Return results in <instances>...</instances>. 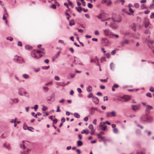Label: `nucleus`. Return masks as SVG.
Returning <instances> with one entry per match:
<instances>
[{"mask_svg":"<svg viewBox=\"0 0 154 154\" xmlns=\"http://www.w3.org/2000/svg\"><path fill=\"white\" fill-rule=\"evenodd\" d=\"M45 51L44 48H41L37 51L34 50L32 51L31 52V55L32 57L35 58H39L43 56L42 54H41V53L45 54Z\"/></svg>","mask_w":154,"mask_h":154,"instance_id":"1","label":"nucleus"},{"mask_svg":"<svg viewBox=\"0 0 154 154\" xmlns=\"http://www.w3.org/2000/svg\"><path fill=\"white\" fill-rule=\"evenodd\" d=\"M105 20L107 21L108 23V25L109 26L113 29H116L117 28V27L116 26H113L112 25L114 24L115 22L117 21L119 23H120L122 21V18L120 17V19L119 20H115L113 18H109L108 19H106Z\"/></svg>","mask_w":154,"mask_h":154,"instance_id":"2","label":"nucleus"},{"mask_svg":"<svg viewBox=\"0 0 154 154\" xmlns=\"http://www.w3.org/2000/svg\"><path fill=\"white\" fill-rule=\"evenodd\" d=\"M27 142V141H22L20 144V146L21 148H23V150L21 152V154H28L29 150L27 148L26 144Z\"/></svg>","mask_w":154,"mask_h":154,"instance_id":"3","label":"nucleus"},{"mask_svg":"<svg viewBox=\"0 0 154 154\" xmlns=\"http://www.w3.org/2000/svg\"><path fill=\"white\" fill-rule=\"evenodd\" d=\"M104 33L105 35L106 36H112V35H113V33H112L111 31L108 29H104L103 30Z\"/></svg>","mask_w":154,"mask_h":154,"instance_id":"4","label":"nucleus"},{"mask_svg":"<svg viewBox=\"0 0 154 154\" xmlns=\"http://www.w3.org/2000/svg\"><path fill=\"white\" fill-rule=\"evenodd\" d=\"M14 59L15 60H17V62L20 63H22L25 62L23 58L21 57L16 55L15 56Z\"/></svg>","mask_w":154,"mask_h":154,"instance_id":"5","label":"nucleus"},{"mask_svg":"<svg viewBox=\"0 0 154 154\" xmlns=\"http://www.w3.org/2000/svg\"><path fill=\"white\" fill-rule=\"evenodd\" d=\"M121 99H122L124 100V101H127L131 99V97L129 96H124L123 97H120V98H118V100L119 101H122Z\"/></svg>","mask_w":154,"mask_h":154,"instance_id":"6","label":"nucleus"},{"mask_svg":"<svg viewBox=\"0 0 154 154\" xmlns=\"http://www.w3.org/2000/svg\"><path fill=\"white\" fill-rule=\"evenodd\" d=\"M140 107V105H133L132 106V108L134 111H137L138 110Z\"/></svg>","mask_w":154,"mask_h":154,"instance_id":"7","label":"nucleus"},{"mask_svg":"<svg viewBox=\"0 0 154 154\" xmlns=\"http://www.w3.org/2000/svg\"><path fill=\"white\" fill-rule=\"evenodd\" d=\"M105 122H100V127L101 128V129L103 131H105L106 128L107 126L105 125Z\"/></svg>","mask_w":154,"mask_h":154,"instance_id":"8","label":"nucleus"},{"mask_svg":"<svg viewBox=\"0 0 154 154\" xmlns=\"http://www.w3.org/2000/svg\"><path fill=\"white\" fill-rule=\"evenodd\" d=\"M153 107L149 105L146 106V108L145 109V111L146 112L149 113L150 112L149 110L152 109Z\"/></svg>","mask_w":154,"mask_h":154,"instance_id":"9","label":"nucleus"},{"mask_svg":"<svg viewBox=\"0 0 154 154\" xmlns=\"http://www.w3.org/2000/svg\"><path fill=\"white\" fill-rule=\"evenodd\" d=\"M101 2L103 4H106L108 5H110L111 4L110 0H102Z\"/></svg>","mask_w":154,"mask_h":154,"instance_id":"10","label":"nucleus"},{"mask_svg":"<svg viewBox=\"0 0 154 154\" xmlns=\"http://www.w3.org/2000/svg\"><path fill=\"white\" fill-rule=\"evenodd\" d=\"M144 22L145 27L146 28L147 27L149 24V19L147 18L145 19Z\"/></svg>","mask_w":154,"mask_h":154,"instance_id":"11","label":"nucleus"},{"mask_svg":"<svg viewBox=\"0 0 154 154\" xmlns=\"http://www.w3.org/2000/svg\"><path fill=\"white\" fill-rule=\"evenodd\" d=\"M93 101L96 104H98L99 103V99L96 97H93Z\"/></svg>","mask_w":154,"mask_h":154,"instance_id":"12","label":"nucleus"},{"mask_svg":"<svg viewBox=\"0 0 154 154\" xmlns=\"http://www.w3.org/2000/svg\"><path fill=\"white\" fill-rule=\"evenodd\" d=\"M3 146L5 147L8 149L9 150L11 149L9 143H5L3 144Z\"/></svg>","mask_w":154,"mask_h":154,"instance_id":"13","label":"nucleus"},{"mask_svg":"<svg viewBox=\"0 0 154 154\" xmlns=\"http://www.w3.org/2000/svg\"><path fill=\"white\" fill-rule=\"evenodd\" d=\"M129 43V42L128 40H125L121 42V44L122 46H124L125 44H128Z\"/></svg>","mask_w":154,"mask_h":154,"instance_id":"14","label":"nucleus"},{"mask_svg":"<svg viewBox=\"0 0 154 154\" xmlns=\"http://www.w3.org/2000/svg\"><path fill=\"white\" fill-rule=\"evenodd\" d=\"M119 87V85L116 84H114L113 87L112 88V90L113 91H115V88H118Z\"/></svg>","mask_w":154,"mask_h":154,"instance_id":"15","label":"nucleus"},{"mask_svg":"<svg viewBox=\"0 0 154 154\" xmlns=\"http://www.w3.org/2000/svg\"><path fill=\"white\" fill-rule=\"evenodd\" d=\"M153 120V117L152 116L148 117L146 119V121L148 122H151Z\"/></svg>","mask_w":154,"mask_h":154,"instance_id":"16","label":"nucleus"},{"mask_svg":"<svg viewBox=\"0 0 154 154\" xmlns=\"http://www.w3.org/2000/svg\"><path fill=\"white\" fill-rule=\"evenodd\" d=\"M19 94L21 95H24L25 96H26V97H29V95L26 92V91H24L23 92V94H22V93H21L20 91H19Z\"/></svg>","mask_w":154,"mask_h":154,"instance_id":"17","label":"nucleus"},{"mask_svg":"<svg viewBox=\"0 0 154 154\" xmlns=\"http://www.w3.org/2000/svg\"><path fill=\"white\" fill-rule=\"evenodd\" d=\"M89 133L88 130L86 129V130H83L82 131V134H88Z\"/></svg>","mask_w":154,"mask_h":154,"instance_id":"18","label":"nucleus"},{"mask_svg":"<svg viewBox=\"0 0 154 154\" xmlns=\"http://www.w3.org/2000/svg\"><path fill=\"white\" fill-rule=\"evenodd\" d=\"M87 91L88 92H91L92 90V87L90 85L88 86L87 88Z\"/></svg>","mask_w":154,"mask_h":154,"instance_id":"19","label":"nucleus"},{"mask_svg":"<svg viewBox=\"0 0 154 154\" xmlns=\"http://www.w3.org/2000/svg\"><path fill=\"white\" fill-rule=\"evenodd\" d=\"M131 28L134 31H135L136 30V25L134 23H133L131 25Z\"/></svg>","mask_w":154,"mask_h":154,"instance_id":"20","label":"nucleus"},{"mask_svg":"<svg viewBox=\"0 0 154 154\" xmlns=\"http://www.w3.org/2000/svg\"><path fill=\"white\" fill-rule=\"evenodd\" d=\"M75 9L78 12H79L82 11V8L81 6H79V8L76 7H75Z\"/></svg>","mask_w":154,"mask_h":154,"instance_id":"21","label":"nucleus"},{"mask_svg":"<svg viewBox=\"0 0 154 154\" xmlns=\"http://www.w3.org/2000/svg\"><path fill=\"white\" fill-rule=\"evenodd\" d=\"M4 8L5 9V13H4V14L3 15V19L4 20H6L7 17L6 16H5V14H8L6 12V9L5 8Z\"/></svg>","mask_w":154,"mask_h":154,"instance_id":"22","label":"nucleus"},{"mask_svg":"<svg viewBox=\"0 0 154 154\" xmlns=\"http://www.w3.org/2000/svg\"><path fill=\"white\" fill-rule=\"evenodd\" d=\"M77 143V145L78 146H82L83 145V143H82V142L81 141H78Z\"/></svg>","mask_w":154,"mask_h":154,"instance_id":"23","label":"nucleus"},{"mask_svg":"<svg viewBox=\"0 0 154 154\" xmlns=\"http://www.w3.org/2000/svg\"><path fill=\"white\" fill-rule=\"evenodd\" d=\"M102 135H100V134H97V136L100 139L102 140H104L105 137L103 136H102Z\"/></svg>","mask_w":154,"mask_h":154,"instance_id":"24","label":"nucleus"},{"mask_svg":"<svg viewBox=\"0 0 154 154\" xmlns=\"http://www.w3.org/2000/svg\"><path fill=\"white\" fill-rule=\"evenodd\" d=\"M25 48L27 50L31 49L32 48V47H31L29 45H25Z\"/></svg>","mask_w":154,"mask_h":154,"instance_id":"25","label":"nucleus"},{"mask_svg":"<svg viewBox=\"0 0 154 154\" xmlns=\"http://www.w3.org/2000/svg\"><path fill=\"white\" fill-rule=\"evenodd\" d=\"M69 25L71 26L74 25L75 24V23L74 20H72L69 22Z\"/></svg>","mask_w":154,"mask_h":154,"instance_id":"26","label":"nucleus"},{"mask_svg":"<svg viewBox=\"0 0 154 154\" xmlns=\"http://www.w3.org/2000/svg\"><path fill=\"white\" fill-rule=\"evenodd\" d=\"M74 116L77 118H79L80 117V115L77 113H75Z\"/></svg>","mask_w":154,"mask_h":154,"instance_id":"27","label":"nucleus"},{"mask_svg":"<svg viewBox=\"0 0 154 154\" xmlns=\"http://www.w3.org/2000/svg\"><path fill=\"white\" fill-rule=\"evenodd\" d=\"M88 128L90 129H91V130H94L93 126L92 124L89 125L88 126Z\"/></svg>","mask_w":154,"mask_h":154,"instance_id":"28","label":"nucleus"},{"mask_svg":"<svg viewBox=\"0 0 154 154\" xmlns=\"http://www.w3.org/2000/svg\"><path fill=\"white\" fill-rule=\"evenodd\" d=\"M113 132L115 133H117L118 132V130L116 128H114L113 130Z\"/></svg>","mask_w":154,"mask_h":154,"instance_id":"29","label":"nucleus"},{"mask_svg":"<svg viewBox=\"0 0 154 154\" xmlns=\"http://www.w3.org/2000/svg\"><path fill=\"white\" fill-rule=\"evenodd\" d=\"M111 113V114L112 116H116V112L114 111H112Z\"/></svg>","mask_w":154,"mask_h":154,"instance_id":"30","label":"nucleus"},{"mask_svg":"<svg viewBox=\"0 0 154 154\" xmlns=\"http://www.w3.org/2000/svg\"><path fill=\"white\" fill-rule=\"evenodd\" d=\"M110 69L111 70H112L114 67V65L113 63H111L110 64Z\"/></svg>","mask_w":154,"mask_h":154,"instance_id":"31","label":"nucleus"},{"mask_svg":"<svg viewBox=\"0 0 154 154\" xmlns=\"http://www.w3.org/2000/svg\"><path fill=\"white\" fill-rule=\"evenodd\" d=\"M103 14H100L98 16H97V17H98L99 19H103Z\"/></svg>","mask_w":154,"mask_h":154,"instance_id":"32","label":"nucleus"},{"mask_svg":"<svg viewBox=\"0 0 154 154\" xmlns=\"http://www.w3.org/2000/svg\"><path fill=\"white\" fill-rule=\"evenodd\" d=\"M23 76L25 79H27L29 77V75L27 74H24L23 75Z\"/></svg>","mask_w":154,"mask_h":154,"instance_id":"33","label":"nucleus"},{"mask_svg":"<svg viewBox=\"0 0 154 154\" xmlns=\"http://www.w3.org/2000/svg\"><path fill=\"white\" fill-rule=\"evenodd\" d=\"M43 89L45 92L47 91L49 89V88L48 87L45 86L43 87Z\"/></svg>","mask_w":154,"mask_h":154,"instance_id":"34","label":"nucleus"},{"mask_svg":"<svg viewBox=\"0 0 154 154\" xmlns=\"http://www.w3.org/2000/svg\"><path fill=\"white\" fill-rule=\"evenodd\" d=\"M100 61L101 62H103V61H106L105 57H102L100 59Z\"/></svg>","mask_w":154,"mask_h":154,"instance_id":"35","label":"nucleus"},{"mask_svg":"<svg viewBox=\"0 0 154 154\" xmlns=\"http://www.w3.org/2000/svg\"><path fill=\"white\" fill-rule=\"evenodd\" d=\"M146 96L149 97H152V95L150 93H147L146 94Z\"/></svg>","mask_w":154,"mask_h":154,"instance_id":"36","label":"nucleus"},{"mask_svg":"<svg viewBox=\"0 0 154 154\" xmlns=\"http://www.w3.org/2000/svg\"><path fill=\"white\" fill-rule=\"evenodd\" d=\"M60 51H59L57 53L55 56V57H56V58H57L58 57L60 54Z\"/></svg>","mask_w":154,"mask_h":154,"instance_id":"37","label":"nucleus"},{"mask_svg":"<svg viewBox=\"0 0 154 154\" xmlns=\"http://www.w3.org/2000/svg\"><path fill=\"white\" fill-rule=\"evenodd\" d=\"M122 12H125L128 15H130L131 14L130 13L128 12V11H126L125 10V9H123L122 10Z\"/></svg>","mask_w":154,"mask_h":154,"instance_id":"38","label":"nucleus"},{"mask_svg":"<svg viewBox=\"0 0 154 154\" xmlns=\"http://www.w3.org/2000/svg\"><path fill=\"white\" fill-rule=\"evenodd\" d=\"M138 90V89H130L128 91H129L136 92Z\"/></svg>","mask_w":154,"mask_h":154,"instance_id":"39","label":"nucleus"},{"mask_svg":"<svg viewBox=\"0 0 154 154\" xmlns=\"http://www.w3.org/2000/svg\"><path fill=\"white\" fill-rule=\"evenodd\" d=\"M153 6H154V0H153L152 3V4L150 6V8H153Z\"/></svg>","mask_w":154,"mask_h":154,"instance_id":"40","label":"nucleus"},{"mask_svg":"<svg viewBox=\"0 0 154 154\" xmlns=\"http://www.w3.org/2000/svg\"><path fill=\"white\" fill-rule=\"evenodd\" d=\"M54 79L56 80H59L60 78L58 76H56L54 77Z\"/></svg>","mask_w":154,"mask_h":154,"instance_id":"41","label":"nucleus"},{"mask_svg":"<svg viewBox=\"0 0 154 154\" xmlns=\"http://www.w3.org/2000/svg\"><path fill=\"white\" fill-rule=\"evenodd\" d=\"M120 0H117L114 2V3L115 4H119L121 2Z\"/></svg>","mask_w":154,"mask_h":154,"instance_id":"42","label":"nucleus"},{"mask_svg":"<svg viewBox=\"0 0 154 154\" xmlns=\"http://www.w3.org/2000/svg\"><path fill=\"white\" fill-rule=\"evenodd\" d=\"M6 38L7 40H9L10 41H12L13 40V38L11 37H8Z\"/></svg>","mask_w":154,"mask_h":154,"instance_id":"43","label":"nucleus"},{"mask_svg":"<svg viewBox=\"0 0 154 154\" xmlns=\"http://www.w3.org/2000/svg\"><path fill=\"white\" fill-rule=\"evenodd\" d=\"M94 97L93 96V94L92 93H90L89 95L88 96V98H91V97Z\"/></svg>","mask_w":154,"mask_h":154,"instance_id":"44","label":"nucleus"},{"mask_svg":"<svg viewBox=\"0 0 154 154\" xmlns=\"http://www.w3.org/2000/svg\"><path fill=\"white\" fill-rule=\"evenodd\" d=\"M13 101L14 103H17L18 102L17 99H14L13 100Z\"/></svg>","mask_w":154,"mask_h":154,"instance_id":"45","label":"nucleus"},{"mask_svg":"<svg viewBox=\"0 0 154 154\" xmlns=\"http://www.w3.org/2000/svg\"><path fill=\"white\" fill-rule=\"evenodd\" d=\"M88 7L90 8H91L93 7V6H92V5L90 3H88Z\"/></svg>","mask_w":154,"mask_h":154,"instance_id":"46","label":"nucleus"},{"mask_svg":"<svg viewBox=\"0 0 154 154\" xmlns=\"http://www.w3.org/2000/svg\"><path fill=\"white\" fill-rule=\"evenodd\" d=\"M47 107L45 106H43V108H42V110L43 111H45L47 110Z\"/></svg>","mask_w":154,"mask_h":154,"instance_id":"47","label":"nucleus"},{"mask_svg":"<svg viewBox=\"0 0 154 154\" xmlns=\"http://www.w3.org/2000/svg\"><path fill=\"white\" fill-rule=\"evenodd\" d=\"M146 5L145 4H143L140 6V7L141 9H143L146 8Z\"/></svg>","mask_w":154,"mask_h":154,"instance_id":"48","label":"nucleus"},{"mask_svg":"<svg viewBox=\"0 0 154 154\" xmlns=\"http://www.w3.org/2000/svg\"><path fill=\"white\" fill-rule=\"evenodd\" d=\"M139 4L137 3H135L134 4V7L136 8H139Z\"/></svg>","mask_w":154,"mask_h":154,"instance_id":"49","label":"nucleus"},{"mask_svg":"<svg viewBox=\"0 0 154 154\" xmlns=\"http://www.w3.org/2000/svg\"><path fill=\"white\" fill-rule=\"evenodd\" d=\"M17 45L19 46H22V43L20 41L18 42L17 43Z\"/></svg>","mask_w":154,"mask_h":154,"instance_id":"50","label":"nucleus"},{"mask_svg":"<svg viewBox=\"0 0 154 154\" xmlns=\"http://www.w3.org/2000/svg\"><path fill=\"white\" fill-rule=\"evenodd\" d=\"M51 7L54 9H55L56 8V6L54 4H53L51 6Z\"/></svg>","mask_w":154,"mask_h":154,"instance_id":"51","label":"nucleus"},{"mask_svg":"<svg viewBox=\"0 0 154 154\" xmlns=\"http://www.w3.org/2000/svg\"><path fill=\"white\" fill-rule=\"evenodd\" d=\"M116 53V51L115 50H113L111 52V54L112 55H114Z\"/></svg>","mask_w":154,"mask_h":154,"instance_id":"52","label":"nucleus"},{"mask_svg":"<svg viewBox=\"0 0 154 154\" xmlns=\"http://www.w3.org/2000/svg\"><path fill=\"white\" fill-rule=\"evenodd\" d=\"M100 34L99 32L97 30H96L95 32V34L96 35H98Z\"/></svg>","mask_w":154,"mask_h":154,"instance_id":"53","label":"nucleus"},{"mask_svg":"<svg viewBox=\"0 0 154 154\" xmlns=\"http://www.w3.org/2000/svg\"><path fill=\"white\" fill-rule=\"evenodd\" d=\"M106 55V56L107 58H109L110 56V55L109 53H107L105 54Z\"/></svg>","mask_w":154,"mask_h":154,"instance_id":"54","label":"nucleus"},{"mask_svg":"<svg viewBox=\"0 0 154 154\" xmlns=\"http://www.w3.org/2000/svg\"><path fill=\"white\" fill-rule=\"evenodd\" d=\"M100 81L101 82H107V80L106 79H105L104 80L103 79H101L100 80Z\"/></svg>","mask_w":154,"mask_h":154,"instance_id":"55","label":"nucleus"},{"mask_svg":"<svg viewBox=\"0 0 154 154\" xmlns=\"http://www.w3.org/2000/svg\"><path fill=\"white\" fill-rule=\"evenodd\" d=\"M145 33L146 34L149 35L150 34V32L148 30H146L145 31Z\"/></svg>","mask_w":154,"mask_h":154,"instance_id":"56","label":"nucleus"},{"mask_svg":"<svg viewBox=\"0 0 154 154\" xmlns=\"http://www.w3.org/2000/svg\"><path fill=\"white\" fill-rule=\"evenodd\" d=\"M106 116L108 117H110L111 116V113L108 112L106 113Z\"/></svg>","mask_w":154,"mask_h":154,"instance_id":"57","label":"nucleus"},{"mask_svg":"<svg viewBox=\"0 0 154 154\" xmlns=\"http://www.w3.org/2000/svg\"><path fill=\"white\" fill-rule=\"evenodd\" d=\"M150 91L152 92L154 91V88L153 87H150Z\"/></svg>","mask_w":154,"mask_h":154,"instance_id":"58","label":"nucleus"},{"mask_svg":"<svg viewBox=\"0 0 154 154\" xmlns=\"http://www.w3.org/2000/svg\"><path fill=\"white\" fill-rule=\"evenodd\" d=\"M97 120L96 119H94L93 121V124L94 125H96Z\"/></svg>","mask_w":154,"mask_h":154,"instance_id":"59","label":"nucleus"},{"mask_svg":"<svg viewBox=\"0 0 154 154\" xmlns=\"http://www.w3.org/2000/svg\"><path fill=\"white\" fill-rule=\"evenodd\" d=\"M77 29L78 30V31L79 32L82 33L83 32V30L82 29H79L78 28H77Z\"/></svg>","mask_w":154,"mask_h":154,"instance_id":"60","label":"nucleus"},{"mask_svg":"<svg viewBox=\"0 0 154 154\" xmlns=\"http://www.w3.org/2000/svg\"><path fill=\"white\" fill-rule=\"evenodd\" d=\"M38 106L37 105H35V106L34 108L35 110H36L38 108Z\"/></svg>","mask_w":154,"mask_h":154,"instance_id":"61","label":"nucleus"},{"mask_svg":"<svg viewBox=\"0 0 154 154\" xmlns=\"http://www.w3.org/2000/svg\"><path fill=\"white\" fill-rule=\"evenodd\" d=\"M94 130H91V135H93L94 134Z\"/></svg>","mask_w":154,"mask_h":154,"instance_id":"62","label":"nucleus"},{"mask_svg":"<svg viewBox=\"0 0 154 154\" xmlns=\"http://www.w3.org/2000/svg\"><path fill=\"white\" fill-rule=\"evenodd\" d=\"M88 117H85L84 119V121H85V122H87L88 121Z\"/></svg>","mask_w":154,"mask_h":154,"instance_id":"63","label":"nucleus"},{"mask_svg":"<svg viewBox=\"0 0 154 154\" xmlns=\"http://www.w3.org/2000/svg\"><path fill=\"white\" fill-rule=\"evenodd\" d=\"M150 18L152 19L154 18V13H152L150 16Z\"/></svg>","mask_w":154,"mask_h":154,"instance_id":"64","label":"nucleus"}]
</instances>
